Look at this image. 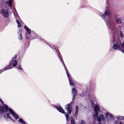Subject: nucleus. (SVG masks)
<instances>
[{
	"mask_svg": "<svg viewBox=\"0 0 124 124\" xmlns=\"http://www.w3.org/2000/svg\"><path fill=\"white\" fill-rule=\"evenodd\" d=\"M34 38H38V37H35L34 38Z\"/></svg>",
	"mask_w": 124,
	"mask_h": 124,
	"instance_id": "nucleus-24",
	"label": "nucleus"
},
{
	"mask_svg": "<svg viewBox=\"0 0 124 124\" xmlns=\"http://www.w3.org/2000/svg\"><path fill=\"white\" fill-rule=\"evenodd\" d=\"M98 15L101 16V18L106 22L109 31H116V24L111 21V15H110L109 9H107L104 14L102 15L101 14H99Z\"/></svg>",
	"mask_w": 124,
	"mask_h": 124,
	"instance_id": "nucleus-3",
	"label": "nucleus"
},
{
	"mask_svg": "<svg viewBox=\"0 0 124 124\" xmlns=\"http://www.w3.org/2000/svg\"><path fill=\"white\" fill-rule=\"evenodd\" d=\"M79 110V107L76 106V111L74 113V117L76 118L78 116V111Z\"/></svg>",
	"mask_w": 124,
	"mask_h": 124,
	"instance_id": "nucleus-11",
	"label": "nucleus"
},
{
	"mask_svg": "<svg viewBox=\"0 0 124 124\" xmlns=\"http://www.w3.org/2000/svg\"><path fill=\"white\" fill-rule=\"evenodd\" d=\"M59 57L61 62H62L63 65V63L65 65V64H64V62H63V60H62V57L61 56H60V55H59Z\"/></svg>",
	"mask_w": 124,
	"mask_h": 124,
	"instance_id": "nucleus-18",
	"label": "nucleus"
},
{
	"mask_svg": "<svg viewBox=\"0 0 124 124\" xmlns=\"http://www.w3.org/2000/svg\"><path fill=\"white\" fill-rule=\"evenodd\" d=\"M105 115V116L106 117L108 123H111L112 121H114V120H115V118H114L113 115H112L111 114L108 112H106Z\"/></svg>",
	"mask_w": 124,
	"mask_h": 124,
	"instance_id": "nucleus-8",
	"label": "nucleus"
},
{
	"mask_svg": "<svg viewBox=\"0 0 124 124\" xmlns=\"http://www.w3.org/2000/svg\"><path fill=\"white\" fill-rule=\"evenodd\" d=\"M120 36L121 37H122V38H124V33H123V32H122V31H120Z\"/></svg>",
	"mask_w": 124,
	"mask_h": 124,
	"instance_id": "nucleus-17",
	"label": "nucleus"
},
{
	"mask_svg": "<svg viewBox=\"0 0 124 124\" xmlns=\"http://www.w3.org/2000/svg\"><path fill=\"white\" fill-rule=\"evenodd\" d=\"M18 38L19 40H23V34H22V29H19L17 32Z\"/></svg>",
	"mask_w": 124,
	"mask_h": 124,
	"instance_id": "nucleus-9",
	"label": "nucleus"
},
{
	"mask_svg": "<svg viewBox=\"0 0 124 124\" xmlns=\"http://www.w3.org/2000/svg\"><path fill=\"white\" fill-rule=\"evenodd\" d=\"M54 107L57 109L58 111H59V112H60V113H62V114H64L66 117V121H67V122H69V121H71V124H75V120H74V118H70L69 117V116H68V114L70 115V114H71V112H72V107H71V104H68L67 105L66 109L68 113L65 112L63 108H62V107H58L55 106Z\"/></svg>",
	"mask_w": 124,
	"mask_h": 124,
	"instance_id": "nucleus-4",
	"label": "nucleus"
},
{
	"mask_svg": "<svg viewBox=\"0 0 124 124\" xmlns=\"http://www.w3.org/2000/svg\"><path fill=\"white\" fill-rule=\"evenodd\" d=\"M18 122L19 123H20V124H27V123H26V122H25L24 121V120H23V119L22 118H20L19 120H18Z\"/></svg>",
	"mask_w": 124,
	"mask_h": 124,
	"instance_id": "nucleus-14",
	"label": "nucleus"
},
{
	"mask_svg": "<svg viewBox=\"0 0 124 124\" xmlns=\"http://www.w3.org/2000/svg\"><path fill=\"white\" fill-rule=\"evenodd\" d=\"M12 2L13 0H8L5 2V6L3 8L0 10V13L2 16H3L4 18H7L8 17V10L6 8H11L12 7Z\"/></svg>",
	"mask_w": 124,
	"mask_h": 124,
	"instance_id": "nucleus-5",
	"label": "nucleus"
},
{
	"mask_svg": "<svg viewBox=\"0 0 124 124\" xmlns=\"http://www.w3.org/2000/svg\"><path fill=\"white\" fill-rule=\"evenodd\" d=\"M18 69H19V70H23V68L21 67V65H18Z\"/></svg>",
	"mask_w": 124,
	"mask_h": 124,
	"instance_id": "nucleus-20",
	"label": "nucleus"
},
{
	"mask_svg": "<svg viewBox=\"0 0 124 124\" xmlns=\"http://www.w3.org/2000/svg\"><path fill=\"white\" fill-rule=\"evenodd\" d=\"M63 66H64V69L66 71L67 76L68 78L70 86H74V82L72 80V78H71V77L70 76V74L68 72V70H67V68H66V66H65V65L64 64V63H63Z\"/></svg>",
	"mask_w": 124,
	"mask_h": 124,
	"instance_id": "nucleus-7",
	"label": "nucleus"
},
{
	"mask_svg": "<svg viewBox=\"0 0 124 124\" xmlns=\"http://www.w3.org/2000/svg\"><path fill=\"white\" fill-rule=\"evenodd\" d=\"M86 94H87V92H83L82 93V94H80V96H85V95H86Z\"/></svg>",
	"mask_w": 124,
	"mask_h": 124,
	"instance_id": "nucleus-16",
	"label": "nucleus"
},
{
	"mask_svg": "<svg viewBox=\"0 0 124 124\" xmlns=\"http://www.w3.org/2000/svg\"><path fill=\"white\" fill-rule=\"evenodd\" d=\"M121 46H122V48H123V49H124V41L123 43L121 44Z\"/></svg>",
	"mask_w": 124,
	"mask_h": 124,
	"instance_id": "nucleus-21",
	"label": "nucleus"
},
{
	"mask_svg": "<svg viewBox=\"0 0 124 124\" xmlns=\"http://www.w3.org/2000/svg\"><path fill=\"white\" fill-rule=\"evenodd\" d=\"M17 64H18V62L17 61V56H15V57H13L10 61L9 65L3 69L1 72H3V71H5V70L12 69V68L16 66Z\"/></svg>",
	"mask_w": 124,
	"mask_h": 124,
	"instance_id": "nucleus-6",
	"label": "nucleus"
},
{
	"mask_svg": "<svg viewBox=\"0 0 124 124\" xmlns=\"http://www.w3.org/2000/svg\"><path fill=\"white\" fill-rule=\"evenodd\" d=\"M116 22L117 24H122V19L120 17L116 18Z\"/></svg>",
	"mask_w": 124,
	"mask_h": 124,
	"instance_id": "nucleus-13",
	"label": "nucleus"
},
{
	"mask_svg": "<svg viewBox=\"0 0 124 124\" xmlns=\"http://www.w3.org/2000/svg\"><path fill=\"white\" fill-rule=\"evenodd\" d=\"M117 119L118 120H120V121H122V120H124V116H117Z\"/></svg>",
	"mask_w": 124,
	"mask_h": 124,
	"instance_id": "nucleus-15",
	"label": "nucleus"
},
{
	"mask_svg": "<svg viewBox=\"0 0 124 124\" xmlns=\"http://www.w3.org/2000/svg\"><path fill=\"white\" fill-rule=\"evenodd\" d=\"M35 36H37V35L35 34Z\"/></svg>",
	"mask_w": 124,
	"mask_h": 124,
	"instance_id": "nucleus-26",
	"label": "nucleus"
},
{
	"mask_svg": "<svg viewBox=\"0 0 124 124\" xmlns=\"http://www.w3.org/2000/svg\"><path fill=\"white\" fill-rule=\"evenodd\" d=\"M17 26L18 28H21V23H18Z\"/></svg>",
	"mask_w": 124,
	"mask_h": 124,
	"instance_id": "nucleus-22",
	"label": "nucleus"
},
{
	"mask_svg": "<svg viewBox=\"0 0 124 124\" xmlns=\"http://www.w3.org/2000/svg\"><path fill=\"white\" fill-rule=\"evenodd\" d=\"M17 24H20V21L18 20H16Z\"/></svg>",
	"mask_w": 124,
	"mask_h": 124,
	"instance_id": "nucleus-23",
	"label": "nucleus"
},
{
	"mask_svg": "<svg viewBox=\"0 0 124 124\" xmlns=\"http://www.w3.org/2000/svg\"><path fill=\"white\" fill-rule=\"evenodd\" d=\"M72 93L73 94V98L74 99L75 98V96L77 94V90L75 88H73L72 89Z\"/></svg>",
	"mask_w": 124,
	"mask_h": 124,
	"instance_id": "nucleus-10",
	"label": "nucleus"
},
{
	"mask_svg": "<svg viewBox=\"0 0 124 124\" xmlns=\"http://www.w3.org/2000/svg\"><path fill=\"white\" fill-rule=\"evenodd\" d=\"M87 98L89 100L92 102V106L94 113L93 114V117L95 119H97V121L99 122V124H100L101 121H104L105 120V117L103 115L100 114L98 115V112H99V105L98 104H94L93 101L95 100V96L92 93H89L87 94Z\"/></svg>",
	"mask_w": 124,
	"mask_h": 124,
	"instance_id": "nucleus-2",
	"label": "nucleus"
},
{
	"mask_svg": "<svg viewBox=\"0 0 124 124\" xmlns=\"http://www.w3.org/2000/svg\"><path fill=\"white\" fill-rule=\"evenodd\" d=\"M0 102L2 104V106L0 108V113H7L8 111L9 112V113L4 114L3 118L6 121H9V120H11V121L15 123V121L10 117V114L14 117V118H15V119H16V120H18V119H19V116L17 115L16 112H15L13 109L9 108L7 105L4 104V102H3L1 99H0Z\"/></svg>",
	"mask_w": 124,
	"mask_h": 124,
	"instance_id": "nucleus-1",
	"label": "nucleus"
},
{
	"mask_svg": "<svg viewBox=\"0 0 124 124\" xmlns=\"http://www.w3.org/2000/svg\"><path fill=\"white\" fill-rule=\"evenodd\" d=\"M40 39H41V40H42V38H40Z\"/></svg>",
	"mask_w": 124,
	"mask_h": 124,
	"instance_id": "nucleus-25",
	"label": "nucleus"
},
{
	"mask_svg": "<svg viewBox=\"0 0 124 124\" xmlns=\"http://www.w3.org/2000/svg\"><path fill=\"white\" fill-rule=\"evenodd\" d=\"M24 29L25 30H26L29 34H31V29H29V28H28L27 26H24Z\"/></svg>",
	"mask_w": 124,
	"mask_h": 124,
	"instance_id": "nucleus-12",
	"label": "nucleus"
},
{
	"mask_svg": "<svg viewBox=\"0 0 124 124\" xmlns=\"http://www.w3.org/2000/svg\"><path fill=\"white\" fill-rule=\"evenodd\" d=\"M80 124H86V122L83 120H81Z\"/></svg>",
	"mask_w": 124,
	"mask_h": 124,
	"instance_id": "nucleus-19",
	"label": "nucleus"
}]
</instances>
